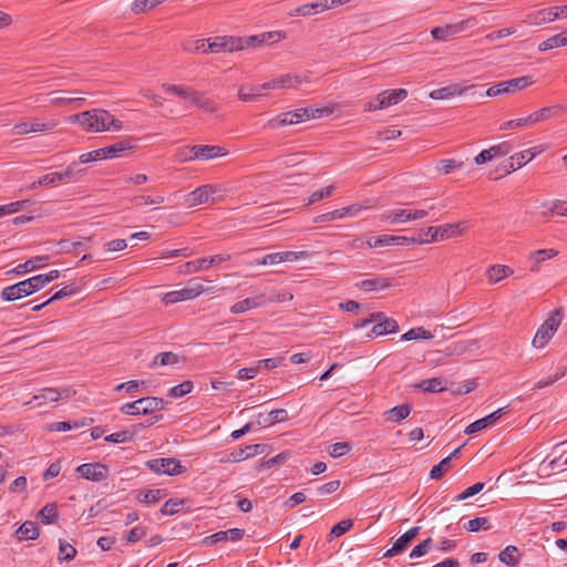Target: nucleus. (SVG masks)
I'll list each match as a JSON object with an SVG mask.
<instances>
[{
	"label": "nucleus",
	"mask_w": 567,
	"mask_h": 567,
	"mask_svg": "<svg viewBox=\"0 0 567 567\" xmlns=\"http://www.w3.org/2000/svg\"><path fill=\"white\" fill-rule=\"evenodd\" d=\"M498 557L503 564L514 567L518 564V549L515 546H507Z\"/></svg>",
	"instance_id": "864d4df0"
},
{
	"label": "nucleus",
	"mask_w": 567,
	"mask_h": 567,
	"mask_svg": "<svg viewBox=\"0 0 567 567\" xmlns=\"http://www.w3.org/2000/svg\"><path fill=\"white\" fill-rule=\"evenodd\" d=\"M321 111L310 110V109H298L296 111L285 112L277 115L274 118H270L266 127L276 128L284 125H292L303 122L306 120L316 118L320 116Z\"/></svg>",
	"instance_id": "6e6552de"
},
{
	"label": "nucleus",
	"mask_w": 567,
	"mask_h": 567,
	"mask_svg": "<svg viewBox=\"0 0 567 567\" xmlns=\"http://www.w3.org/2000/svg\"><path fill=\"white\" fill-rule=\"evenodd\" d=\"M353 527V520L352 519H342L338 524H336L329 535L328 539L331 540L332 538L340 537L347 532H349Z\"/></svg>",
	"instance_id": "052dcab7"
},
{
	"label": "nucleus",
	"mask_w": 567,
	"mask_h": 567,
	"mask_svg": "<svg viewBox=\"0 0 567 567\" xmlns=\"http://www.w3.org/2000/svg\"><path fill=\"white\" fill-rule=\"evenodd\" d=\"M58 125L56 122L51 123H41V122H34V123H27L22 122L19 124H16L13 126V133L14 134H29V133H39L44 131H50Z\"/></svg>",
	"instance_id": "a878e982"
},
{
	"label": "nucleus",
	"mask_w": 567,
	"mask_h": 567,
	"mask_svg": "<svg viewBox=\"0 0 567 567\" xmlns=\"http://www.w3.org/2000/svg\"><path fill=\"white\" fill-rule=\"evenodd\" d=\"M390 286V282L386 279L375 278V279H367L362 280L359 284L360 289L364 291H374L379 289H385Z\"/></svg>",
	"instance_id": "4d7b16f0"
},
{
	"label": "nucleus",
	"mask_w": 567,
	"mask_h": 567,
	"mask_svg": "<svg viewBox=\"0 0 567 567\" xmlns=\"http://www.w3.org/2000/svg\"><path fill=\"white\" fill-rule=\"evenodd\" d=\"M244 536V530L243 529H239V528H231V529H228V530H221V532H217L208 537H206L204 539V543L207 544V545H213V544H216V543H219V542H225V540H233V542H237L239 539H241Z\"/></svg>",
	"instance_id": "cd10ccee"
},
{
	"label": "nucleus",
	"mask_w": 567,
	"mask_h": 567,
	"mask_svg": "<svg viewBox=\"0 0 567 567\" xmlns=\"http://www.w3.org/2000/svg\"><path fill=\"white\" fill-rule=\"evenodd\" d=\"M85 169L80 167L79 162H71L63 171L60 172L62 184L75 182Z\"/></svg>",
	"instance_id": "37998d69"
},
{
	"label": "nucleus",
	"mask_w": 567,
	"mask_h": 567,
	"mask_svg": "<svg viewBox=\"0 0 567 567\" xmlns=\"http://www.w3.org/2000/svg\"><path fill=\"white\" fill-rule=\"evenodd\" d=\"M76 472L86 480L101 482L107 478L109 470L100 463H86L78 466Z\"/></svg>",
	"instance_id": "dca6fc26"
},
{
	"label": "nucleus",
	"mask_w": 567,
	"mask_h": 567,
	"mask_svg": "<svg viewBox=\"0 0 567 567\" xmlns=\"http://www.w3.org/2000/svg\"><path fill=\"white\" fill-rule=\"evenodd\" d=\"M561 323L558 311L551 313L537 329L532 344L536 349L545 348L549 340L554 337Z\"/></svg>",
	"instance_id": "1a4fd4ad"
},
{
	"label": "nucleus",
	"mask_w": 567,
	"mask_h": 567,
	"mask_svg": "<svg viewBox=\"0 0 567 567\" xmlns=\"http://www.w3.org/2000/svg\"><path fill=\"white\" fill-rule=\"evenodd\" d=\"M560 112L559 106H547L540 110H537L527 116L530 127L537 125L538 123L548 121L555 116H557Z\"/></svg>",
	"instance_id": "c756f323"
},
{
	"label": "nucleus",
	"mask_w": 567,
	"mask_h": 567,
	"mask_svg": "<svg viewBox=\"0 0 567 567\" xmlns=\"http://www.w3.org/2000/svg\"><path fill=\"white\" fill-rule=\"evenodd\" d=\"M464 30L465 23L460 22L455 24H447L443 27L433 28L431 30V34L435 40L447 41Z\"/></svg>",
	"instance_id": "393cba45"
},
{
	"label": "nucleus",
	"mask_w": 567,
	"mask_h": 567,
	"mask_svg": "<svg viewBox=\"0 0 567 567\" xmlns=\"http://www.w3.org/2000/svg\"><path fill=\"white\" fill-rule=\"evenodd\" d=\"M42 286L40 285L37 276L17 282L14 285L8 286L2 289L1 298L4 301H16L23 297L30 296L37 291H40Z\"/></svg>",
	"instance_id": "39448f33"
},
{
	"label": "nucleus",
	"mask_w": 567,
	"mask_h": 567,
	"mask_svg": "<svg viewBox=\"0 0 567 567\" xmlns=\"http://www.w3.org/2000/svg\"><path fill=\"white\" fill-rule=\"evenodd\" d=\"M436 229L437 230H433V233L437 235V241H443L464 235L467 229V224L466 221L444 224L436 226Z\"/></svg>",
	"instance_id": "a211bd4d"
},
{
	"label": "nucleus",
	"mask_w": 567,
	"mask_h": 567,
	"mask_svg": "<svg viewBox=\"0 0 567 567\" xmlns=\"http://www.w3.org/2000/svg\"><path fill=\"white\" fill-rule=\"evenodd\" d=\"M134 147L135 146L131 138L122 140L112 145L103 147L102 148V152H103L102 157H104V159L116 158L121 155V153H123L125 151H131Z\"/></svg>",
	"instance_id": "c85d7f7f"
},
{
	"label": "nucleus",
	"mask_w": 567,
	"mask_h": 567,
	"mask_svg": "<svg viewBox=\"0 0 567 567\" xmlns=\"http://www.w3.org/2000/svg\"><path fill=\"white\" fill-rule=\"evenodd\" d=\"M167 495L165 489H144L137 495L138 502L143 504H156Z\"/></svg>",
	"instance_id": "a18cd8bd"
},
{
	"label": "nucleus",
	"mask_w": 567,
	"mask_h": 567,
	"mask_svg": "<svg viewBox=\"0 0 567 567\" xmlns=\"http://www.w3.org/2000/svg\"><path fill=\"white\" fill-rule=\"evenodd\" d=\"M178 362V355L173 352H162L154 357L150 367L154 368L156 365H173Z\"/></svg>",
	"instance_id": "5fc2aeb1"
},
{
	"label": "nucleus",
	"mask_w": 567,
	"mask_h": 567,
	"mask_svg": "<svg viewBox=\"0 0 567 567\" xmlns=\"http://www.w3.org/2000/svg\"><path fill=\"white\" fill-rule=\"evenodd\" d=\"M78 91L58 90L49 93L50 103L58 107L79 109L85 102V97L76 96Z\"/></svg>",
	"instance_id": "ddd939ff"
},
{
	"label": "nucleus",
	"mask_w": 567,
	"mask_h": 567,
	"mask_svg": "<svg viewBox=\"0 0 567 567\" xmlns=\"http://www.w3.org/2000/svg\"><path fill=\"white\" fill-rule=\"evenodd\" d=\"M437 230L436 226H429L426 228L419 229L414 236L410 238L413 240V245H427L437 241V235L433 233Z\"/></svg>",
	"instance_id": "c9c22d12"
},
{
	"label": "nucleus",
	"mask_w": 567,
	"mask_h": 567,
	"mask_svg": "<svg viewBox=\"0 0 567 567\" xmlns=\"http://www.w3.org/2000/svg\"><path fill=\"white\" fill-rule=\"evenodd\" d=\"M427 209L392 208L380 215V220L390 225L405 224L413 220L424 219L429 216Z\"/></svg>",
	"instance_id": "423d86ee"
},
{
	"label": "nucleus",
	"mask_w": 567,
	"mask_h": 567,
	"mask_svg": "<svg viewBox=\"0 0 567 567\" xmlns=\"http://www.w3.org/2000/svg\"><path fill=\"white\" fill-rule=\"evenodd\" d=\"M62 399V393H60V390L54 388H45L41 390L38 394L33 395L32 400L29 402H25L24 404H32L34 403L37 406H42L48 402H58Z\"/></svg>",
	"instance_id": "bb28decb"
},
{
	"label": "nucleus",
	"mask_w": 567,
	"mask_h": 567,
	"mask_svg": "<svg viewBox=\"0 0 567 567\" xmlns=\"http://www.w3.org/2000/svg\"><path fill=\"white\" fill-rule=\"evenodd\" d=\"M513 269L505 265H495L487 269L486 277L489 282L496 284L511 275H513Z\"/></svg>",
	"instance_id": "ea45409f"
},
{
	"label": "nucleus",
	"mask_w": 567,
	"mask_h": 567,
	"mask_svg": "<svg viewBox=\"0 0 567 567\" xmlns=\"http://www.w3.org/2000/svg\"><path fill=\"white\" fill-rule=\"evenodd\" d=\"M146 466L156 474L177 475L182 465L175 458H155L146 462Z\"/></svg>",
	"instance_id": "2eb2a0df"
},
{
	"label": "nucleus",
	"mask_w": 567,
	"mask_h": 567,
	"mask_svg": "<svg viewBox=\"0 0 567 567\" xmlns=\"http://www.w3.org/2000/svg\"><path fill=\"white\" fill-rule=\"evenodd\" d=\"M262 95L259 85H243L238 90V97L244 102L255 101Z\"/></svg>",
	"instance_id": "8fccbe9b"
},
{
	"label": "nucleus",
	"mask_w": 567,
	"mask_h": 567,
	"mask_svg": "<svg viewBox=\"0 0 567 567\" xmlns=\"http://www.w3.org/2000/svg\"><path fill=\"white\" fill-rule=\"evenodd\" d=\"M163 90L166 93L176 95L188 103H192V101L195 99L196 93V91L190 87L175 84H164Z\"/></svg>",
	"instance_id": "e433bc0d"
},
{
	"label": "nucleus",
	"mask_w": 567,
	"mask_h": 567,
	"mask_svg": "<svg viewBox=\"0 0 567 567\" xmlns=\"http://www.w3.org/2000/svg\"><path fill=\"white\" fill-rule=\"evenodd\" d=\"M288 417V412L284 409L274 410L265 416V422L257 420L256 423L261 426H271L275 423L284 422Z\"/></svg>",
	"instance_id": "3c124183"
},
{
	"label": "nucleus",
	"mask_w": 567,
	"mask_h": 567,
	"mask_svg": "<svg viewBox=\"0 0 567 567\" xmlns=\"http://www.w3.org/2000/svg\"><path fill=\"white\" fill-rule=\"evenodd\" d=\"M546 151L545 145H537L535 147L518 152L513 154L505 165V173L509 174L515 172L533 161L537 155L544 153Z\"/></svg>",
	"instance_id": "f8f14e48"
},
{
	"label": "nucleus",
	"mask_w": 567,
	"mask_h": 567,
	"mask_svg": "<svg viewBox=\"0 0 567 567\" xmlns=\"http://www.w3.org/2000/svg\"><path fill=\"white\" fill-rule=\"evenodd\" d=\"M504 413V409H498L496 411H494L493 413L480 419V420H476L475 422L471 423L470 425L466 426L464 433L465 434H475L491 425H493L497 420H499L502 417Z\"/></svg>",
	"instance_id": "412c9836"
},
{
	"label": "nucleus",
	"mask_w": 567,
	"mask_h": 567,
	"mask_svg": "<svg viewBox=\"0 0 567 567\" xmlns=\"http://www.w3.org/2000/svg\"><path fill=\"white\" fill-rule=\"evenodd\" d=\"M326 10H327V4H324L323 1L320 0L317 2L299 6L293 11H291L289 13V16H291V17H298V16L299 17H309V16H313V14L323 12Z\"/></svg>",
	"instance_id": "72a5a7b5"
},
{
	"label": "nucleus",
	"mask_w": 567,
	"mask_h": 567,
	"mask_svg": "<svg viewBox=\"0 0 567 567\" xmlns=\"http://www.w3.org/2000/svg\"><path fill=\"white\" fill-rule=\"evenodd\" d=\"M474 85H463L461 83H452L446 86L435 89L430 92V97L433 100H452L462 95L466 91L473 89Z\"/></svg>",
	"instance_id": "f3484780"
},
{
	"label": "nucleus",
	"mask_w": 567,
	"mask_h": 567,
	"mask_svg": "<svg viewBox=\"0 0 567 567\" xmlns=\"http://www.w3.org/2000/svg\"><path fill=\"white\" fill-rule=\"evenodd\" d=\"M411 411L412 406L410 404H401L385 411L384 415L388 421L398 423L406 419L410 415Z\"/></svg>",
	"instance_id": "c03bdc74"
},
{
	"label": "nucleus",
	"mask_w": 567,
	"mask_h": 567,
	"mask_svg": "<svg viewBox=\"0 0 567 567\" xmlns=\"http://www.w3.org/2000/svg\"><path fill=\"white\" fill-rule=\"evenodd\" d=\"M567 18V4L537 10L527 16L525 22L530 25H542Z\"/></svg>",
	"instance_id": "9d476101"
},
{
	"label": "nucleus",
	"mask_w": 567,
	"mask_h": 567,
	"mask_svg": "<svg viewBox=\"0 0 567 567\" xmlns=\"http://www.w3.org/2000/svg\"><path fill=\"white\" fill-rule=\"evenodd\" d=\"M534 81L530 76H520L511 79L508 81L499 82L502 94H509L514 93L516 91H519L522 89H525L529 85H532Z\"/></svg>",
	"instance_id": "7c9ffc66"
},
{
	"label": "nucleus",
	"mask_w": 567,
	"mask_h": 567,
	"mask_svg": "<svg viewBox=\"0 0 567 567\" xmlns=\"http://www.w3.org/2000/svg\"><path fill=\"white\" fill-rule=\"evenodd\" d=\"M375 206V200L367 199L360 204H352L350 206L343 207L340 209L341 219L347 217H355L360 215L363 210L370 209Z\"/></svg>",
	"instance_id": "4c0bfd02"
},
{
	"label": "nucleus",
	"mask_w": 567,
	"mask_h": 567,
	"mask_svg": "<svg viewBox=\"0 0 567 567\" xmlns=\"http://www.w3.org/2000/svg\"><path fill=\"white\" fill-rule=\"evenodd\" d=\"M451 467V456H446L439 464L434 465L430 472L432 480H440Z\"/></svg>",
	"instance_id": "e2e57ef3"
},
{
	"label": "nucleus",
	"mask_w": 567,
	"mask_h": 567,
	"mask_svg": "<svg viewBox=\"0 0 567 567\" xmlns=\"http://www.w3.org/2000/svg\"><path fill=\"white\" fill-rule=\"evenodd\" d=\"M76 555V549L69 543L60 540L59 560L71 561Z\"/></svg>",
	"instance_id": "774afa93"
},
{
	"label": "nucleus",
	"mask_w": 567,
	"mask_h": 567,
	"mask_svg": "<svg viewBox=\"0 0 567 567\" xmlns=\"http://www.w3.org/2000/svg\"><path fill=\"white\" fill-rule=\"evenodd\" d=\"M265 446L261 444L247 445L240 447L236 452L231 453L225 462H240L248 457L255 456L264 451Z\"/></svg>",
	"instance_id": "2f4dec72"
},
{
	"label": "nucleus",
	"mask_w": 567,
	"mask_h": 567,
	"mask_svg": "<svg viewBox=\"0 0 567 567\" xmlns=\"http://www.w3.org/2000/svg\"><path fill=\"white\" fill-rule=\"evenodd\" d=\"M371 323H374L371 328V331L367 333L368 338L372 337H380L388 333L396 332L399 329V326L395 320L390 318H384L382 313H375L372 315L370 318L361 320L357 323H354L355 329H363L370 326Z\"/></svg>",
	"instance_id": "20e7f679"
},
{
	"label": "nucleus",
	"mask_w": 567,
	"mask_h": 567,
	"mask_svg": "<svg viewBox=\"0 0 567 567\" xmlns=\"http://www.w3.org/2000/svg\"><path fill=\"white\" fill-rule=\"evenodd\" d=\"M221 188L217 185L207 184L203 185L195 190L188 193L184 197V204L188 208H193L199 205L213 204L219 199Z\"/></svg>",
	"instance_id": "0eeeda50"
},
{
	"label": "nucleus",
	"mask_w": 567,
	"mask_h": 567,
	"mask_svg": "<svg viewBox=\"0 0 567 567\" xmlns=\"http://www.w3.org/2000/svg\"><path fill=\"white\" fill-rule=\"evenodd\" d=\"M413 388L423 392L439 393L447 389V381L442 378H433L415 383Z\"/></svg>",
	"instance_id": "473e14b6"
},
{
	"label": "nucleus",
	"mask_w": 567,
	"mask_h": 567,
	"mask_svg": "<svg viewBox=\"0 0 567 567\" xmlns=\"http://www.w3.org/2000/svg\"><path fill=\"white\" fill-rule=\"evenodd\" d=\"M165 1L166 0H134L132 3V10L137 14L144 13Z\"/></svg>",
	"instance_id": "680f3d73"
},
{
	"label": "nucleus",
	"mask_w": 567,
	"mask_h": 567,
	"mask_svg": "<svg viewBox=\"0 0 567 567\" xmlns=\"http://www.w3.org/2000/svg\"><path fill=\"white\" fill-rule=\"evenodd\" d=\"M542 207L548 210L550 215H559L567 217V202L564 200H547L542 203Z\"/></svg>",
	"instance_id": "603ef678"
},
{
	"label": "nucleus",
	"mask_w": 567,
	"mask_h": 567,
	"mask_svg": "<svg viewBox=\"0 0 567 567\" xmlns=\"http://www.w3.org/2000/svg\"><path fill=\"white\" fill-rule=\"evenodd\" d=\"M215 287L206 285L204 280L194 278L187 281L185 287L162 295L161 300L166 306L182 301L193 300L200 295L214 292Z\"/></svg>",
	"instance_id": "f03ea898"
},
{
	"label": "nucleus",
	"mask_w": 567,
	"mask_h": 567,
	"mask_svg": "<svg viewBox=\"0 0 567 567\" xmlns=\"http://www.w3.org/2000/svg\"><path fill=\"white\" fill-rule=\"evenodd\" d=\"M68 123L78 124L87 133L118 132L123 123L104 109H92L68 117Z\"/></svg>",
	"instance_id": "f257e3e1"
},
{
	"label": "nucleus",
	"mask_w": 567,
	"mask_h": 567,
	"mask_svg": "<svg viewBox=\"0 0 567 567\" xmlns=\"http://www.w3.org/2000/svg\"><path fill=\"white\" fill-rule=\"evenodd\" d=\"M566 370H567L566 367L557 368V370L553 374H549V375L538 380L534 384L533 390H540V389H544V388H547V386L554 384L556 381H558L565 377Z\"/></svg>",
	"instance_id": "09e8293b"
},
{
	"label": "nucleus",
	"mask_w": 567,
	"mask_h": 567,
	"mask_svg": "<svg viewBox=\"0 0 567 567\" xmlns=\"http://www.w3.org/2000/svg\"><path fill=\"white\" fill-rule=\"evenodd\" d=\"M557 254L558 251L555 249H539L532 252L528 257V260L532 264L530 270L534 272L539 271L540 264L557 256Z\"/></svg>",
	"instance_id": "f704fd0d"
},
{
	"label": "nucleus",
	"mask_w": 567,
	"mask_h": 567,
	"mask_svg": "<svg viewBox=\"0 0 567 567\" xmlns=\"http://www.w3.org/2000/svg\"><path fill=\"white\" fill-rule=\"evenodd\" d=\"M207 43L208 39H188L182 43V49L187 53L208 54Z\"/></svg>",
	"instance_id": "a19ab883"
},
{
	"label": "nucleus",
	"mask_w": 567,
	"mask_h": 567,
	"mask_svg": "<svg viewBox=\"0 0 567 567\" xmlns=\"http://www.w3.org/2000/svg\"><path fill=\"white\" fill-rule=\"evenodd\" d=\"M194 384L190 381H184L178 385H175L169 389L168 395L171 398L177 399L182 398L193 391Z\"/></svg>",
	"instance_id": "338daca9"
},
{
	"label": "nucleus",
	"mask_w": 567,
	"mask_h": 567,
	"mask_svg": "<svg viewBox=\"0 0 567 567\" xmlns=\"http://www.w3.org/2000/svg\"><path fill=\"white\" fill-rule=\"evenodd\" d=\"M240 43L241 38L219 35L209 38L206 48H208V54L231 53L241 50Z\"/></svg>",
	"instance_id": "9b49d317"
},
{
	"label": "nucleus",
	"mask_w": 567,
	"mask_h": 567,
	"mask_svg": "<svg viewBox=\"0 0 567 567\" xmlns=\"http://www.w3.org/2000/svg\"><path fill=\"white\" fill-rule=\"evenodd\" d=\"M135 426L132 430H123L116 433H112L105 437L106 442L111 443H128L132 442L135 435Z\"/></svg>",
	"instance_id": "6e6d98bb"
},
{
	"label": "nucleus",
	"mask_w": 567,
	"mask_h": 567,
	"mask_svg": "<svg viewBox=\"0 0 567 567\" xmlns=\"http://www.w3.org/2000/svg\"><path fill=\"white\" fill-rule=\"evenodd\" d=\"M408 96V91L404 89L386 90L378 95V106L386 109L403 101Z\"/></svg>",
	"instance_id": "b1692460"
},
{
	"label": "nucleus",
	"mask_w": 567,
	"mask_h": 567,
	"mask_svg": "<svg viewBox=\"0 0 567 567\" xmlns=\"http://www.w3.org/2000/svg\"><path fill=\"white\" fill-rule=\"evenodd\" d=\"M276 79L279 89H296L302 82L308 81L305 76H301L299 74H282Z\"/></svg>",
	"instance_id": "49530a36"
},
{
	"label": "nucleus",
	"mask_w": 567,
	"mask_h": 567,
	"mask_svg": "<svg viewBox=\"0 0 567 567\" xmlns=\"http://www.w3.org/2000/svg\"><path fill=\"white\" fill-rule=\"evenodd\" d=\"M207 257L198 258L196 260L187 261L181 268V272L184 275H192L200 271L208 270Z\"/></svg>",
	"instance_id": "de8ad7c7"
},
{
	"label": "nucleus",
	"mask_w": 567,
	"mask_h": 567,
	"mask_svg": "<svg viewBox=\"0 0 567 567\" xmlns=\"http://www.w3.org/2000/svg\"><path fill=\"white\" fill-rule=\"evenodd\" d=\"M39 528L34 522H24L16 532L19 540H33L39 537Z\"/></svg>",
	"instance_id": "58836bf2"
},
{
	"label": "nucleus",
	"mask_w": 567,
	"mask_h": 567,
	"mask_svg": "<svg viewBox=\"0 0 567 567\" xmlns=\"http://www.w3.org/2000/svg\"><path fill=\"white\" fill-rule=\"evenodd\" d=\"M466 528L468 532L476 533L481 529L488 530L492 528V525L487 517H476L468 520Z\"/></svg>",
	"instance_id": "0e129e2a"
},
{
	"label": "nucleus",
	"mask_w": 567,
	"mask_h": 567,
	"mask_svg": "<svg viewBox=\"0 0 567 567\" xmlns=\"http://www.w3.org/2000/svg\"><path fill=\"white\" fill-rule=\"evenodd\" d=\"M432 338H433V334L422 327L410 329L409 331H406L405 333H403L401 336V340H403V341H412V340H417V339H427L429 340Z\"/></svg>",
	"instance_id": "13d9d810"
},
{
	"label": "nucleus",
	"mask_w": 567,
	"mask_h": 567,
	"mask_svg": "<svg viewBox=\"0 0 567 567\" xmlns=\"http://www.w3.org/2000/svg\"><path fill=\"white\" fill-rule=\"evenodd\" d=\"M369 248L384 247V246H404L413 245V240L408 236L382 235L365 241Z\"/></svg>",
	"instance_id": "aec40b11"
},
{
	"label": "nucleus",
	"mask_w": 567,
	"mask_h": 567,
	"mask_svg": "<svg viewBox=\"0 0 567 567\" xmlns=\"http://www.w3.org/2000/svg\"><path fill=\"white\" fill-rule=\"evenodd\" d=\"M49 262V256H35L28 259L25 262L16 266L10 272L22 276L28 272L38 270L47 266Z\"/></svg>",
	"instance_id": "5701e85b"
},
{
	"label": "nucleus",
	"mask_w": 567,
	"mask_h": 567,
	"mask_svg": "<svg viewBox=\"0 0 567 567\" xmlns=\"http://www.w3.org/2000/svg\"><path fill=\"white\" fill-rule=\"evenodd\" d=\"M56 517L58 511L54 504H48L39 512V518L43 524H51L55 522Z\"/></svg>",
	"instance_id": "69168bd1"
},
{
	"label": "nucleus",
	"mask_w": 567,
	"mask_h": 567,
	"mask_svg": "<svg viewBox=\"0 0 567 567\" xmlns=\"http://www.w3.org/2000/svg\"><path fill=\"white\" fill-rule=\"evenodd\" d=\"M286 38V33L284 31H270L264 32L257 35H250L246 38H241V50L246 48H257L264 44H272L281 41Z\"/></svg>",
	"instance_id": "4468645a"
},
{
	"label": "nucleus",
	"mask_w": 567,
	"mask_h": 567,
	"mask_svg": "<svg viewBox=\"0 0 567 567\" xmlns=\"http://www.w3.org/2000/svg\"><path fill=\"white\" fill-rule=\"evenodd\" d=\"M266 303H267V300H266L265 295L260 293L256 297L246 298L244 300H240V301L234 303L230 307V312L234 315H239V313H244V312L255 309V308L264 307Z\"/></svg>",
	"instance_id": "4be33fe9"
},
{
	"label": "nucleus",
	"mask_w": 567,
	"mask_h": 567,
	"mask_svg": "<svg viewBox=\"0 0 567 567\" xmlns=\"http://www.w3.org/2000/svg\"><path fill=\"white\" fill-rule=\"evenodd\" d=\"M567 45V30L555 34L545 41L540 42L538 45V50L542 52L555 49V48H561Z\"/></svg>",
	"instance_id": "79ce46f5"
},
{
	"label": "nucleus",
	"mask_w": 567,
	"mask_h": 567,
	"mask_svg": "<svg viewBox=\"0 0 567 567\" xmlns=\"http://www.w3.org/2000/svg\"><path fill=\"white\" fill-rule=\"evenodd\" d=\"M167 402L156 396H145L133 402L124 403L118 411L130 416L147 415L166 408Z\"/></svg>",
	"instance_id": "7ed1b4c3"
},
{
	"label": "nucleus",
	"mask_w": 567,
	"mask_h": 567,
	"mask_svg": "<svg viewBox=\"0 0 567 567\" xmlns=\"http://www.w3.org/2000/svg\"><path fill=\"white\" fill-rule=\"evenodd\" d=\"M281 256L285 264H292L298 262L302 260H307L311 257V252L306 250L300 251H293V250H286L281 251Z\"/></svg>",
	"instance_id": "bf43d9fd"
},
{
	"label": "nucleus",
	"mask_w": 567,
	"mask_h": 567,
	"mask_svg": "<svg viewBox=\"0 0 567 567\" xmlns=\"http://www.w3.org/2000/svg\"><path fill=\"white\" fill-rule=\"evenodd\" d=\"M196 159L208 161L218 157H224L228 154V151L217 145H194L190 147Z\"/></svg>",
	"instance_id": "6ab92c4d"
}]
</instances>
